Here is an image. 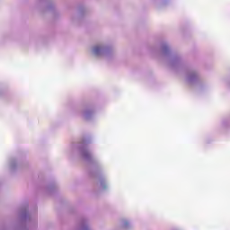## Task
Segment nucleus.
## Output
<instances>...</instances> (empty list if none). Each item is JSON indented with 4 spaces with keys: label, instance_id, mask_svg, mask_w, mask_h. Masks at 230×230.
<instances>
[{
    "label": "nucleus",
    "instance_id": "f257e3e1",
    "mask_svg": "<svg viewBox=\"0 0 230 230\" xmlns=\"http://www.w3.org/2000/svg\"><path fill=\"white\" fill-rule=\"evenodd\" d=\"M93 53L94 55H98L99 53H102V47L100 46H95L93 48Z\"/></svg>",
    "mask_w": 230,
    "mask_h": 230
},
{
    "label": "nucleus",
    "instance_id": "f03ea898",
    "mask_svg": "<svg viewBox=\"0 0 230 230\" xmlns=\"http://www.w3.org/2000/svg\"><path fill=\"white\" fill-rule=\"evenodd\" d=\"M84 159H91V153L89 151H83Z\"/></svg>",
    "mask_w": 230,
    "mask_h": 230
}]
</instances>
